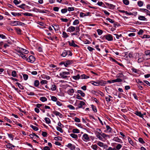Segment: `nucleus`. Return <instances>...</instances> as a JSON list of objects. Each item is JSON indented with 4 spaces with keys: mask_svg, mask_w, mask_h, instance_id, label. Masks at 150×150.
<instances>
[{
    "mask_svg": "<svg viewBox=\"0 0 150 150\" xmlns=\"http://www.w3.org/2000/svg\"><path fill=\"white\" fill-rule=\"evenodd\" d=\"M67 92L69 95L72 96L74 92V90L73 88L71 89L68 90Z\"/></svg>",
    "mask_w": 150,
    "mask_h": 150,
    "instance_id": "ddd939ff",
    "label": "nucleus"
},
{
    "mask_svg": "<svg viewBox=\"0 0 150 150\" xmlns=\"http://www.w3.org/2000/svg\"><path fill=\"white\" fill-rule=\"evenodd\" d=\"M97 31L98 35H101L103 33V31L100 29H98L97 30Z\"/></svg>",
    "mask_w": 150,
    "mask_h": 150,
    "instance_id": "09e8293b",
    "label": "nucleus"
},
{
    "mask_svg": "<svg viewBox=\"0 0 150 150\" xmlns=\"http://www.w3.org/2000/svg\"><path fill=\"white\" fill-rule=\"evenodd\" d=\"M91 107L93 110L94 112H97L96 107L94 105H91Z\"/></svg>",
    "mask_w": 150,
    "mask_h": 150,
    "instance_id": "4c0bfd02",
    "label": "nucleus"
},
{
    "mask_svg": "<svg viewBox=\"0 0 150 150\" xmlns=\"http://www.w3.org/2000/svg\"><path fill=\"white\" fill-rule=\"evenodd\" d=\"M79 21L78 19L75 20L73 22V25H76L79 24Z\"/></svg>",
    "mask_w": 150,
    "mask_h": 150,
    "instance_id": "72a5a7b5",
    "label": "nucleus"
},
{
    "mask_svg": "<svg viewBox=\"0 0 150 150\" xmlns=\"http://www.w3.org/2000/svg\"><path fill=\"white\" fill-rule=\"evenodd\" d=\"M144 59L143 57L139 58L138 59V62L139 63H141L143 62Z\"/></svg>",
    "mask_w": 150,
    "mask_h": 150,
    "instance_id": "a18cd8bd",
    "label": "nucleus"
},
{
    "mask_svg": "<svg viewBox=\"0 0 150 150\" xmlns=\"http://www.w3.org/2000/svg\"><path fill=\"white\" fill-rule=\"evenodd\" d=\"M138 5L140 7L142 6L143 5V2L142 1H139L137 2Z\"/></svg>",
    "mask_w": 150,
    "mask_h": 150,
    "instance_id": "37998d69",
    "label": "nucleus"
},
{
    "mask_svg": "<svg viewBox=\"0 0 150 150\" xmlns=\"http://www.w3.org/2000/svg\"><path fill=\"white\" fill-rule=\"evenodd\" d=\"M65 146L70 150H80V149L78 148H76L75 145L71 143H69Z\"/></svg>",
    "mask_w": 150,
    "mask_h": 150,
    "instance_id": "f03ea898",
    "label": "nucleus"
},
{
    "mask_svg": "<svg viewBox=\"0 0 150 150\" xmlns=\"http://www.w3.org/2000/svg\"><path fill=\"white\" fill-rule=\"evenodd\" d=\"M26 93L29 96H34L35 95V93L33 92H26Z\"/></svg>",
    "mask_w": 150,
    "mask_h": 150,
    "instance_id": "e2e57ef3",
    "label": "nucleus"
},
{
    "mask_svg": "<svg viewBox=\"0 0 150 150\" xmlns=\"http://www.w3.org/2000/svg\"><path fill=\"white\" fill-rule=\"evenodd\" d=\"M35 58L33 56L30 55L29 56L28 58H27L26 61L28 62L33 63L35 61Z\"/></svg>",
    "mask_w": 150,
    "mask_h": 150,
    "instance_id": "0eeeda50",
    "label": "nucleus"
},
{
    "mask_svg": "<svg viewBox=\"0 0 150 150\" xmlns=\"http://www.w3.org/2000/svg\"><path fill=\"white\" fill-rule=\"evenodd\" d=\"M68 54V52L66 50H64L63 53L61 54L62 56L63 57H66Z\"/></svg>",
    "mask_w": 150,
    "mask_h": 150,
    "instance_id": "b1692460",
    "label": "nucleus"
},
{
    "mask_svg": "<svg viewBox=\"0 0 150 150\" xmlns=\"http://www.w3.org/2000/svg\"><path fill=\"white\" fill-rule=\"evenodd\" d=\"M138 19L140 20L146 21L147 19L143 16H140L138 17Z\"/></svg>",
    "mask_w": 150,
    "mask_h": 150,
    "instance_id": "4be33fe9",
    "label": "nucleus"
},
{
    "mask_svg": "<svg viewBox=\"0 0 150 150\" xmlns=\"http://www.w3.org/2000/svg\"><path fill=\"white\" fill-rule=\"evenodd\" d=\"M70 136L73 138L77 139L78 137L77 135L74 133H71L70 134Z\"/></svg>",
    "mask_w": 150,
    "mask_h": 150,
    "instance_id": "393cba45",
    "label": "nucleus"
},
{
    "mask_svg": "<svg viewBox=\"0 0 150 150\" xmlns=\"http://www.w3.org/2000/svg\"><path fill=\"white\" fill-rule=\"evenodd\" d=\"M89 78V76H86L85 74H83L80 76V78L82 79H88Z\"/></svg>",
    "mask_w": 150,
    "mask_h": 150,
    "instance_id": "a211bd4d",
    "label": "nucleus"
},
{
    "mask_svg": "<svg viewBox=\"0 0 150 150\" xmlns=\"http://www.w3.org/2000/svg\"><path fill=\"white\" fill-rule=\"evenodd\" d=\"M106 19L111 23H114V21L113 19H112L109 18H107Z\"/></svg>",
    "mask_w": 150,
    "mask_h": 150,
    "instance_id": "603ef678",
    "label": "nucleus"
},
{
    "mask_svg": "<svg viewBox=\"0 0 150 150\" xmlns=\"http://www.w3.org/2000/svg\"><path fill=\"white\" fill-rule=\"evenodd\" d=\"M68 42L69 43V45L70 46L73 47H79V45H77L75 43L74 41L73 40H72L71 42L70 41H68Z\"/></svg>",
    "mask_w": 150,
    "mask_h": 150,
    "instance_id": "9d476101",
    "label": "nucleus"
},
{
    "mask_svg": "<svg viewBox=\"0 0 150 150\" xmlns=\"http://www.w3.org/2000/svg\"><path fill=\"white\" fill-rule=\"evenodd\" d=\"M16 84L17 85L18 87L19 88L21 89V90H24V87L23 86H22L20 83L18 82H16Z\"/></svg>",
    "mask_w": 150,
    "mask_h": 150,
    "instance_id": "412c9836",
    "label": "nucleus"
},
{
    "mask_svg": "<svg viewBox=\"0 0 150 150\" xmlns=\"http://www.w3.org/2000/svg\"><path fill=\"white\" fill-rule=\"evenodd\" d=\"M122 147V145L120 144H118L116 146V149L117 150H119Z\"/></svg>",
    "mask_w": 150,
    "mask_h": 150,
    "instance_id": "338daca9",
    "label": "nucleus"
},
{
    "mask_svg": "<svg viewBox=\"0 0 150 150\" xmlns=\"http://www.w3.org/2000/svg\"><path fill=\"white\" fill-rule=\"evenodd\" d=\"M40 100L42 102H45L47 100V99L44 97H42L40 98Z\"/></svg>",
    "mask_w": 150,
    "mask_h": 150,
    "instance_id": "5701e85b",
    "label": "nucleus"
},
{
    "mask_svg": "<svg viewBox=\"0 0 150 150\" xmlns=\"http://www.w3.org/2000/svg\"><path fill=\"white\" fill-rule=\"evenodd\" d=\"M134 114L139 117L143 118V115L140 112L136 111L134 112Z\"/></svg>",
    "mask_w": 150,
    "mask_h": 150,
    "instance_id": "2eb2a0df",
    "label": "nucleus"
},
{
    "mask_svg": "<svg viewBox=\"0 0 150 150\" xmlns=\"http://www.w3.org/2000/svg\"><path fill=\"white\" fill-rule=\"evenodd\" d=\"M51 99L52 101L54 102L57 101V98L56 97L53 96H51Z\"/></svg>",
    "mask_w": 150,
    "mask_h": 150,
    "instance_id": "79ce46f5",
    "label": "nucleus"
},
{
    "mask_svg": "<svg viewBox=\"0 0 150 150\" xmlns=\"http://www.w3.org/2000/svg\"><path fill=\"white\" fill-rule=\"evenodd\" d=\"M6 147L10 149H12V144L10 143H8L6 145Z\"/></svg>",
    "mask_w": 150,
    "mask_h": 150,
    "instance_id": "8fccbe9b",
    "label": "nucleus"
},
{
    "mask_svg": "<svg viewBox=\"0 0 150 150\" xmlns=\"http://www.w3.org/2000/svg\"><path fill=\"white\" fill-rule=\"evenodd\" d=\"M107 130L109 133H110L112 132V129L108 125H106V126Z\"/></svg>",
    "mask_w": 150,
    "mask_h": 150,
    "instance_id": "aec40b11",
    "label": "nucleus"
},
{
    "mask_svg": "<svg viewBox=\"0 0 150 150\" xmlns=\"http://www.w3.org/2000/svg\"><path fill=\"white\" fill-rule=\"evenodd\" d=\"M11 24L13 25H23L24 24V23L18 21H12L11 22Z\"/></svg>",
    "mask_w": 150,
    "mask_h": 150,
    "instance_id": "6e6552de",
    "label": "nucleus"
},
{
    "mask_svg": "<svg viewBox=\"0 0 150 150\" xmlns=\"http://www.w3.org/2000/svg\"><path fill=\"white\" fill-rule=\"evenodd\" d=\"M20 51L22 52L23 54L24 53L25 54H28L29 52V51L28 50L23 48H22Z\"/></svg>",
    "mask_w": 150,
    "mask_h": 150,
    "instance_id": "a878e982",
    "label": "nucleus"
},
{
    "mask_svg": "<svg viewBox=\"0 0 150 150\" xmlns=\"http://www.w3.org/2000/svg\"><path fill=\"white\" fill-rule=\"evenodd\" d=\"M40 84L39 81L38 80H35L34 82V86L37 87H38Z\"/></svg>",
    "mask_w": 150,
    "mask_h": 150,
    "instance_id": "6ab92c4d",
    "label": "nucleus"
},
{
    "mask_svg": "<svg viewBox=\"0 0 150 150\" xmlns=\"http://www.w3.org/2000/svg\"><path fill=\"white\" fill-rule=\"evenodd\" d=\"M80 16L81 17H83L86 16V14L83 12H81L80 13Z\"/></svg>",
    "mask_w": 150,
    "mask_h": 150,
    "instance_id": "680f3d73",
    "label": "nucleus"
},
{
    "mask_svg": "<svg viewBox=\"0 0 150 150\" xmlns=\"http://www.w3.org/2000/svg\"><path fill=\"white\" fill-rule=\"evenodd\" d=\"M132 72L138 74V73L139 70L133 68L131 69Z\"/></svg>",
    "mask_w": 150,
    "mask_h": 150,
    "instance_id": "49530a36",
    "label": "nucleus"
},
{
    "mask_svg": "<svg viewBox=\"0 0 150 150\" xmlns=\"http://www.w3.org/2000/svg\"><path fill=\"white\" fill-rule=\"evenodd\" d=\"M24 16H32L33 15L31 13H29L28 12L23 13H21Z\"/></svg>",
    "mask_w": 150,
    "mask_h": 150,
    "instance_id": "c756f323",
    "label": "nucleus"
},
{
    "mask_svg": "<svg viewBox=\"0 0 150 150\" xmlns=\"http://www.w3.org/2000/svg\"><path fill=\"white\" fill-rule=\"evenodd\" d=\"M92 148L94 150H97V149L98 147L96 144L92 145L91 146Z\"/></svg>",
    "mask_w": 150,
    "mask_h": 150,
    "instance_id": "ea45409f",
    "label": "nucleus"
},
{
    "mask_svg": "<svg viewBox=\"0 0 150 150\" xmlns=\"http://www.w3.org/2000/svg\"><path fill=\"white\" fill-rule=\"evenodd\" d=\"M72 78L76 80H77L80 78V76L79 74H78L76 76H73Z\"/></svg>",
    "mask_w": 150,
    "mask_h": 150,
    "instance_id": "f3484780",
    "label": "nucleus"
},
{
    "mask_svg": "<svg viewBox=\"0 0 150 150\" xmlns=\"http://www.w3.org/2000/svg\"><path fill=\"white\" fill-rule=\"evenodd\" d=\"M79 102H80V103L78 104V107L76 108V109L77 110L80 108L84 109L85 107H83V106L86 105L85 103L82 101H79Z\"/></svg>",
    "mask_w": 150,
    "mask_h": 150,
    "instance_id": "423d86ee",
    "label": "nucleus"
},
{
    "mask_svg": "<svg viewBox=\"0 0 150 150\" xmlns=\"http://www.w3.org/2000/svg\"><path fill=\"white\" fill-rule=\"evenodd\" d=\"M76 98L79 100H83V98H81L79 94L76 95Z\"/></svg>",
    "mask_w": 150,
    "mask_h": 150,
    "instance_id": "052dcab7",
    "label": "nucleus"
},
{
    "mask_svg": "<svg viewBox=\"0 0 150 150\" xmlns=\"http://www.w3.org/2000/svg\"><path fill=\"white\" fill-rule=\"evenodd\" d=\"M77 93L80 94L82 97H84L85 96V93L81 90H78L77 91Z\"/></svg>",
    "mask_w": 150,
    "mask_h": 150,
    "instance_id": "dca6fc26",
    "label": "nucleus"
},
{
    "mask_svg": "<svg viewBox=\"0 0 150 150\" xmlns=\"http://www.w3.org/2000/svg\"><path fill=\"white\" fill-rule=\"evenodd\" d=\"M62 35H63V37L64 38H67L69 37L68 35H67V33L64 31H63L62 32Z\"/></svg>",
    "mask_w": 150,
    "mask_h": 150,
    "instance_id": "f704fd0d",
    "label": "nucleus"
},
{
    "mask_svg": "<svg viewBox=\"0 0 150 150\" xmlns=\"http://www.w3.org/2000/svg\"><path fill=\"white\" fill-rule=\"evenodd\" d=\"M90 82L92 84L96 86H105L107 83L106 81L102 80H98L96 81H91Z\"/></svg>",
    "mask_w": 150,
    "mask_h": 150,
    "instance_id": "f257e3e1",
    "label": "nucleus"
},
{
    "mask_svg": "<svg viewBox=\"0 0 150 150\" xmlns=\"http://www.w3.org/2000/svg\"><path fill=\"white\" fill-rule=\"evenodd\" d=\"M82 139L85 142H87L90 141V136L86 133L83 135Z\"/></svg>",
    "mask_w": 150,
    "mask_h": 150,
    "instance_id": "20e7f679",
    "label": "nucleus"
},
{
    "mask_svg": "<svg viewBox=\"0 0 150 150\" xmlns=\"http://www.w3.org/2000/svg\"><path fill=\"white\" fill-rule=\"evenodd\" d=\"M75 30V28L73 26H70L67 30V31L69 32H72L74 31Z\"/></svg>",
    "mask_w": 150,
    "mask_h": 150,
    "instance_id": "f8f14e48",
    "label": "nucleus"
},
{
    "mask_svg": "<svg viewBox=\"0 0 150 150\" xmlns=\"http://www.w3.org/2000/svg\"><path fill=\"white\" fill-rule=\"evenodd\" d=\"M15 30L18 34H20L22 31L21 30L18 28H15Z\"/></svg>",
    "mask_w": 150,
    "mask_h": 150,
    "instance_id": "7c9ffc66",
    "label": "nucleus"
},
{
    "mask_svg": "<svg viewBox=\"0 0 150 150\" xmlns=\"http://www.w3.org/2000/svg\"><path fill=\"white\" fill-rule=\"evenodd\" d=\"M57 130L59 131L61 133H62L63 132V130L62 129V128L61 127H56Z\"/></svg>",
    "mask_w": 150,
    "mask_h": 150,
    "instance_id": "3c124183",
    "label": "nucleus"
},
{
    "mask_svg": "<svg viewBox=\"0 0 150 150\" xmlns=\"http://www.w3.org/2000/svg\"><path fill=\"white\" fill-rule=\"evenodd\" d=\"M144 53L146 55H150V50H147L145 51Z\"/></svg>",
    "mask_w": 150,
    "mask_h": 150,
    "instance_id": "4d7b16f0",
    "label": "nucleus"
},
{
    "mask_svg": "<svg viewBox=\"0 0 150 150\" xmlns=\"http://www.w3.org/2000/svg\"><path fill=\"white\" fill-rule=\"evenodd\" d=\"M96 132L99 135H101L102 133V131L101 129L98 128L96 129Z\"/></svg>",
    "mask_w": 150,
    "mask_h": 150,
    "instance_id": "58836bf2",
    "label": "nucleus"
},
{
    "mask_svg": "<svg viewBox=\"0 0 150 150\" xmlns=\"http://www.w3.org/2000/svg\"><path fill=\"white\" fill-rule=\"evenodd\" d=\"M122 1L123 3L126 5H127L129 4V1L128 0H123Z\"/></svg>",
    "mask_w": 150,
    "mask_h": 150,
    "instance_id": "de8ad7c7",
    "label": "nucleus"
},
{
    "mask_svg": "<svg viewBox=\"0 0 150 150\" xmlns=\"http://www.w3.org/2000/svg\"><path fill=\"white\" fill-rule=\"evenodd\" d=\"M113 140L118 142L120 143H122V140L118 138V137H114L113 138Z\"/></svg>",
    "mask_w": 150,
    "mask_h": 150,
    "instance_id": "4468645a",
    "label": "nucleus"
},
{
    "mask_svg": "<svg viewBox=\"0 0 150 150\" xmlns=\"http://www.w3.org/2000/svg\"><path fill=\"white\" fill-rule=\"evenodd\" d=\"M30 127L32 128L35 131H37L38 130V127L34 126L33 125H30Z\"/></svg>",
    "mask_w": 150,
    "mask_h": 150,
    "instance_id": "bb28decb",
    "label": "nucleus"
},
{
    "mask_svg": "<svg viewBox=\"0 0 150 150\" xmlns=\"http://www.w3.org/2000/svg\"><path fill=\"white\" fill-rule=\"evenodd\" d=\"M69 65L73 63L74 61L73 60H67L65 61Z\"/></svg>",
    "mask_w": 150,
    "mask_h": 150,
    "instance_id": "473e14b6",
    "label": "nucleus"
},
{
    "mask_svg": "<svg viewBox=\"0 0 150 150\" xmlns=\"http://www.w3.org/2000/svg\"><path fill=\"white\" fill-rule=\"evenodd\" d=\"M18 55L20 57H21L23 59H25L26 60V59L28 57V56L24 54L21 51H18Z\"/></svg>",
    "mask_w": 150,
    "mask_h": 150,
    "instance_id": "1a4fd4ad",
    "label": "nucleus"
},
{
    "mask_svg": "<svg viewBox=\"0 0 150 150\" xmlns=\"http://www.w3.org/2000/svg\"><path fill=\"white\" fill-rule=\"evenodd\" d=\"M124 76L123 74L122 73H119L116 76L117 78H122Z\"/></svg>",
    "mask_w": 150,
    "mask_h": 150,
    "instance_id": "a19ab883",
    "label": "nucleus"
},
{
    "mask_svg": "<svg viewBox=\"0 0 150 150\" xmlns=\"http://www.w3.org/2000/svg\"><path fill=\"white\" fill-rule=\"evenodd\" d=\"M138 140L139 142L142 144H143L145 143V142L144 141L143 139L141 138H139Z\"/></svg>",
    "mask_w": 150,
    "mask_h": 150,
    "instance_id": "0e129e2a",
    "label": "nucleus"
},
{
    "mask_svg": "<svg viewBox=\"0 0 150 150\" xmlns=\"http://www.w3.org/2000/svg\"><path fill=\"white\" fill-rule=\"evenodd\" d=\"M72 132L74 133H79L80 130L77 129H74L72 130Z\"/></svg>",
    "mask_w": 150,
    "mask_h": 150,
    "instance_id": "e433bc0d",
    "label": "nucleus"
},
{
    "mask_svg": "<svg viewBox=\"0 0 150 150\" xmlns=\"http://www.w3.org/2000/svg\"><path fill=\"white\" fill-rule=\"evenodd\" d=\"M42 150H50V149L49 147L48 146H45L44 147L43 149H42Z\"/></svg>",
    "mask_w": 150,
    "mask_h": 150,
    "instance_id": "774afa93",
    "label": "nucleus"
},
{
    "mask_svg": "<svg viewBox=\"0 0 150 150\" xmlns=\"http://www.w3.org/2000/svg\"><path fill=\"white\" fill-rule=\"evenodd\" d=\"M45 120L46 122L48 124H49L50 123L51 121L50 119L48 117H45Z\"/></svg>",
    "mask_w": 150,
    "mask_h": 150,
    "instance_id": "c9c22d12",
    "label": "nucleus"
},
{
    "mask_svg": "<svg viewBox=\"0 0 150 150\" xmlns=\"http://www.w3.org/2000/svg\"><path fill=\"white\" fill-rule=\"evenodd\" d=\"M115 82H120L122 81V80L120 78H117L115 79Z\"/></svg>",
    "mask_w": 150,
    "mask_h": 150,
    "instance_id": "69168bd1",
    "label": "nucleus"
},
{
    "mask_svg": "<svg viewBox=\"0 0 150 150\" xmlns=\"http://www.w3.org/2000/svg\"><path fill=\"white\" fill-rule=\"evenodd\" d=\"M67 11V9L66 8L62 9L61 10V12L62 13H66Z\"/></svg>",
    "mask_w": 150,
    "mask_h": 150,
    "instance_id": "bf43d9fd",
    "label": "nucleus"
},
{
    "mask_svg": "<svg viewBox=\"0 0 150 150\" xmlns=\"http://www.w3.org/2000/svg\"><path fill=\"white\" fill-rule=\"evenodd\" d=\"M67 107L72 110H74L75 109V108L71 105H67Z\"/></svg>",
    "mask_w": 150,
    "mask_h": 150,
    "instance_id": "13d9d810",
    "label": "nucleus"
},
{
    "mask_svg": "<svg viewBox=\"0 0 150 150\" xmlns=\"http://www.w3.org/2000/svg\"><path fill=\"white\" fill-rule=\"evenodd\" d=\"M137 82L138 83H140L141 85H142L144 86H146V84L144 83L143 82L140 81V80L139 79H138Z\"/></svg>",
    "mask_w": 150,
    "mask_h": 150,
    "instance_id": "c03bdc74",
    "label": "nucleus"
},
{
    "mask_svg": "<svg viewBox=\"0 0 150 150\" xmlns=\"http://www.w3.org/2000/svg\"><path fill=\"white\" fill-rule=\"evenodd\" d=\"M52 113L57 116H58L60 118H62L63 117L62 115L59 112L57 111H52Z\"/></svg>",
    "mask_w": 150,
    "mask_h": 150,
    "instance_id": "9b49d317",
    "label": "nucleus"
},
{
    "mask_svg": "<svg viewBox=\"0 0 150 150\" xmlns=\"http://www.w3.org/2000/svg\"><path fill=\"white\" fill-rule=\"evenodd\" d=\"M23 79L25 80H27L28 78V75L26 74H23Z\"/></svg>",
    "mask_w": 150,
    "mask_h": 150,
    "instance_id": "864d4df0",
    "label": "nucleus"
},
{
    "mask_svg": "<svg viewBox=\"0 0 150 150\" xmlns=\"http://www.w3.org/2000/svg\"><path fill=\"white\" fill-rule=\"evenodd\" d=\"M11 75L13 77H17V76L16 72L15 70H13L12 71L11 73Z\"/></svg>",
    "mask_w": 150,
    "mask_h": 150,
    "instance_id": "cd10ccee",
    "label": "nucleus"
},
{
    "mask_svg": "<svg viewBox=\"0 0 150 150\" xmlns=\"http://www.w3.org/2000/svg\"><path fill=\"white\" fill-rule=\"evenodd\" d=\"M70 74V72H69L63 71L59 74V76L62 78L67 79L68 76L67 75Z\"/></svg>",
    "mask_w": 150,
    "mask_h": 150,
    "instance_id": "39448f33",
    "label": "nucleus"
},
{
    "mask_svg": "<svg viewBox=\"0 0 150 150\" xmlns=\"http://www.w3.org/2000/svg\"><path fill=\"white\" fill-rule=\"evenodd\" d=\"M40 83L42 85H43L47 83V81L45 80H42Z\"/></svg>",
    "mask_w": 150,
    "mask_h": 150,
    "instance_id": "6e6d98bb",
    "label": "nucleus"
},
{
    "mask_svg": "<svg viewBox=\"0 0 150 150\" xmlns=\"http://www.w3.org/2000/svg\"><path fill=\"white\" fill-rule=\"evenodd\" d=\"M56 88L55 85H53L51 86L50 90H52V91H54L56 90Z\"/></svg>",
    "mask_w": 150,
    "mask_h": 150,
    "instance_id": "2f4dec72",
    "label": "nucleus"
},
{
    "mask_svg": "<svg viewBox=\"0 0 150 150\" xmlns=\"http://www.w3.org/2000/svg\"><path fill=\"white\" fill-rule=\"evenodd\" d=\"M140 10H141V11L145 12L146 13H149V12L150 13V11H149V10H148L146 9L141 8V9H140Z\"/></svg>",
    "mask_w": 150,
    "mask_h": 150,
    "instance_id": "5fc2aeb1",
    "label": "nucleus"
},
{
    "mask_svg": "<svg viewBox=\"0 0 150 150\" xmlns=\"http://www.w3.org/2000/svg\"><path fill=\"white\" fill-rule=\"evenodd\" d=\"M105 39L109 41H112L113 40L112 36L110 34L104 35L102 39L104 40Z\"/></svg>",
    "mask_w": 150,
    "mask_h": 150,
    "instance_id": "7ed1b4c3",
    "label": "nucleus"
},
{
    "mask_svg": "<svg viewBox=\"0 0 150 150\" xmlns=\"http://www.w3.org/2000/svg\"><path fill=\"white\" fill-rule=\"evenodd\" d=\"M8 136V137L11 139L12 140H13L14 137V135H13L12 134H7Z\"/></svg>",
    "mask_w": 150,
    "mask_h": 150,
    "instance_id": "c85d7f7f",
    "label": "nucleus"
}]
</instances>
